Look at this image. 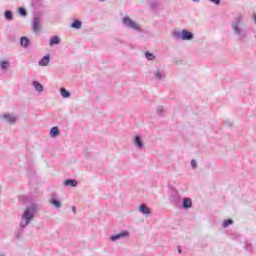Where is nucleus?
Segmentation results:
<instances>
[{
	"mask_svg": "<svg viewBox=\"0 0 256 256\" xmlns=\"http://www.w3.org/2000/svg\"><path fill=\"white\" fill-rule=\"evenodd\" d=\"M38 211L39 208L37 207V204H31L24 209L23 213L21 214L19 228L14 232L15 239H21L23 235V229L33 223Z\"/></svg>",
	"mask_w": 256,
	"mask_h": 256,
	"instance_id": "1",
	"label": "nucleus"
},
{
	"mask_svg": "<svg viewBox=\"0 0 256 256\" xmlns=\"http://www.w3.org/2000/svg\"><path fill=\"white\" fill-rule=\"evenodd\" d=\"M232 33L235 37L239 39V41H243V39H247V23L245 22V15L244 14H237L231 24H230Z\"/></svg>",
	"mask_w": 256,
	"mask_h": 256,
	"instance_id": "2",
	"label": "nucleus"
},
{
	"mask_svg": "<svg viewBox=\"0 0 256 256\" xmlns=\"http://www.w3.org/2000/svg\"><path fill=\"white\" fill-rule=\"evenodd\" d=\"M122 25L125 27V29H129L130 31H141V26L137 21L131 19L129 16H125L122 19Z\"/></svg>",
	"mask_w": 256,
	"mask_h": 256,
	"instance_id": "3",
	"label": "nucleus"
},
{
	"mask_svg": "<svg viewBox=\"0 0 256 256\" xmlns=\"http://www.w3.org/2000/svg\"><path fill=\"white\" fill-rule=\"evenodd\" d=\"M153 78L156 80V83H163L167 79V73L165 72V67L157 66L152 71Z\"/></svg>",
	"mask_w": 256,
	"mask_h": 256,
	"instance_id": "4",
	"label": "nucleus"
},
{
	"mask_svg": "<svg viewBox=\"0 0 256 256\" xmlns=\"http://www.w3.org/2000/svg\"><path fill=\"white\" fill-rule=\"evenodd\" d=\"M172 37L174 39H182V41H191L195 38V35L187 29H183L182 32L174 31Z\"/></svg>",
	"mask_w": 256,
	"mask_h": 256,
	"instance_id": "5",
	"label": "nucleus"
},
{
	"mask_svg": "<svg viewBox=\"0 0 256 256\" xmlns=\"http://www.w3.org/2000/svg\"><path fill=\"white\" fill-rule=\"evenodd\" d=\"M1 119L2 121H4V123H8L9 125H15V123L19 121V116L13 113H5L1 115Z\"/></svg>",
	"mask_w": 256,
	"mask_h": 256,
	"instance_id": "6",
	"label": "nucleus"
},
{
	"mask_svg": "<svg viewBox=\"0 0 256 256\" xmlns=\"http://www.w3.org/2000/svg\"><path fill=\"white\" fill-rule=\"evenodd\" d=\"M127 237H129V231L123 230L118 234L111 235L110 241H112V243H115V241H119L120 239H127Z\"/></svg>",
	"mask_w": 256,
	"mask_h": 256,
	"instance_id": "7",
	"label": "nucleus"
},
{
	"mask_svg": "<svg viewBox=\"0 0 256 256\" xmlns=\"http://www.w3.org/2000/svg\"><path fill=\"white\" fill-rule=\"evenodd\" d=\"M132 143L134 147H136V149H143V147H145V143H143V138L140 135H136Z\"/></svg>",
	"mask_w": 256,
	"mask_h": 256,
	"instance_id": "8",
	"label": "nucleus"
},
{
	"mask_svg": "<svg viewBox=\"0 0 256 256\" xmlns=\"http://www.w3.org/2000/svg\"><path fill=\"white\" fill-rule=\"evenodd\" d=\"M32 29L34 33H39V31H41V19H39V17H34Z\"/></svg>",
	"mask_w": 256,
	"mask_h": 256,
	"instance_id": "9",
	"label": "nucleus"
},
{
	"mask_svg": "<svg viewBox=\"0 0 256 256\" xmlns=\"http://www.w3.org/2000/svg\"><path fill=\"white\" fill-rule=\"evenodd\" d=\"M51 63V56L45 55L43 58H41L38 62V65L40 67H47Z\"/></svg>",
	"mask_w": 256,
	"mask_h": 256,
	"instance_id": "10",
	"label": "nucleus"
},
{
	"mask_svg": "<svg viewBox=\"0 0 256 256\" xmlns=\"http://www.w3.org/2000/svg\"><path fill=\"white\" fill-rule=\"evenodd\" d=\"M10 67H11V61L5 60V59L0 60V69H1V71H7V70L10 69Z\"/></svg>",
	"mask_w": 256,
	"mask_h": 256,
	"instance_id": "11",
	"label": "nucleus"
},
{
	"mask_svg": "<svg viewBox=\"0 0 256 256\" xmlns=\"http://www.w3.org/2000/svg\"><path fill=\"white\" fill-rule=\"evenodd\" d=\"M50 204H52L55 209H61L62 207L61 201H59V199H57L55 196L51 197Z\"/></svg>",
	"mask_w": 256,
	"mask_h": 256,
	"instance_id": "12",
	"label": "nucleus"
},
{
	"mask_svg": "<svg viewBox=\"0 0 256 256\" xmlns=\"http://www.w3.org/2000/svg\"><path fill=\"white\" fill-rule=\"evenodd\" d=\"M139 212L142 213V215H150L151 214V209L146 206V204H141L139 206Z\"/></svg>",
	"mask_w": 256,
	"mask_h": 256,
	"instance_id": "13",
	"label": "nucleus"
},
{
	"mask_svg": "<svg viewBox=\"0 0 256 256\" xmlns=\"http://www.w3.org/2000/svg\"><path fill=\"white\" fill-rule=\"evenodd\" d=\"M182 207L184 209H191V207H193V201L191 200V198H184Z\"/></svg>",
	"mask_w": 256,
	"mask_h": 256,
	"instance_id": "14",
	"label": "nucleus"
},
{
	"mask_svg": "<svg viewBox=\"0 0 256 256\" xmlns=\"http://www.w3.org/2000/svg\"><path fill=\"white\" fill-rule=\"evenodd\" d=\"M32 86L34 87L35 91H37V93H43L44 88L42 84L39 83L38 81H33Z\"/></svg>",
	"mask_w": 256,
	"mask_h": 256,
	"instance_id": "15",
	"label": "nucleus"
},
{
	"mask_svg": "<svg viewBox=\"0 0 256 256\" xmlns=\"http://www.w3.org/2000/svg\"><path fill=\"white\" fill-rule=\"evenodd\" d=\"M59 135H61L59 128L56 126L52 127L50 130V137H52V139H55V137H59Z\"/></svg>",
	"mask_w": 256,
	"mask_h": 256,
	"instance_id": "16",
	"label": "nucleus"
},
{
	"mask_svg": "<svg viewBox=\"0 0 256 256\" xmlns=\"http://www.w3.org/2000/svg\"><path fill=\"white\" fill-rule=\"evenodd\" d=\"M61 43V38L59 36H52L49 41L50 47H53V45H59Z\"/></svg>",
	"mask_w": 256,
	"mask_h": 256,
	"instance_id": "17",
	"label": "nucleus"
},
{
	"mask_svg": "<svg viewBox=\"0 0 256 256\" xmlns=\"http://www.w3.org/2000/svg\"><path fill=\"white\" fill-rule=\"evenodd\" d=\"M65 187H77V180L75 179H67L64 181Z\"/></svg>",
	"mask_w": 256,
	"mask_h": 256,
	"instance_id": "18",
	"label": "nucleus"
},
{
	"mask_svg": "<svg viewBox=\"0 0 256 256\" xmlns=\"http://www.w3.org/2000/svg\"><path fill=\"white\" fill-rule=\"evenodd\" d=\"M20 45L21 47H24V49H27L29 47V38L23 36L20 38Z\"/></svg>",
	"mask_w": 256,
	"mask_h": 256,
	"instance_id": "19",
	"label": "nucleus"
},
{
	"mask_svg": "<svg viewBox=\"0 0 256 256\" xmlns=\"http://www.w3.org/2000/svg\"><path fill=\"white\" fill-rule=\"evenodd\" d=\"M60 95L63 99H69V97H71V92L67 91L65 88H60Z\"/></svg>",
	"mask_w": 256,
	"mask_h": 256,
	"instance_id": "20",
	"label": "nucleus"
},
{
	"mask_svg": "<svg viewBox=\"0 0 256 256\" xmlns=\"http://www.w3.org/2000/svg\"><path fill=\"white\" fill-rule=\"evenodd\" d=\"M83 26V22L79 21V20H74L70 27H72V29H81V27Z\"/></svg>",
	"mask_w": 256,
	"mask_h": 256,
	"instance_id": "21",
	"label": "nucleus"
},
{
	"mask_svg": "<svg viewBox=\"0 0 256 256\" xmlns=\"http://www.w3.org/2000/svg\"><path fill=\"white\" fill-rule=\"evenodd\" d=\"M145 55V58L147 59V61H155V59H157V57L155 56V54L149 52V51H146L144 53Z\"/></svg>",
	"mask_w": 256,
	"mask_h": 256,
	"instance_id": "22",
	"label": "nucleus"
},
{
	"mask_svg": "<svg viewBox=\"0 0 256 256\" xmlns=\"http://www.w3.org/2000/svg\"><path fill=\"white\" fill-rule=\"evenodd\" d=\"M4 17L6 21H13V12H11V10H6L4 12Z\"/></svg>",
	"mask_w": 256,
	"mask_h": 256,
	"instance_id": "23",
	"label": "nucleus"
},
{
	"mask_svg": "<svg viewBox=\"0 0 256 256\" xmlns=\"http://www.w3.org/2000/svg\"><path fill=\"white\" fill-rule=\"evenodd\" d=\"M244 249L249 251V253L253 252V244L249 241L245 242Z\"/></svg>",
	"mask_w": 256,
	"mask_h": 256,
	"instance_id": "24",
	"label": "nucleus"
},
{
	"mask_svg": "<svg viewBox=\"0 0 256 256\" xmlns=\"http://www.w3.org/2000/svg\"><path fill=\"white\" fill-rule=\"evenodd\" d=\"M230 225H233V219H227L222 223V227H224V229H227Z\"/></svg>",
	"mask_w": 256,
	"mask_h": 256,
	"instance_id": "25",
	"label": "nucleus"
},
{
	"mask_svg": "<svg viewBox=\"0 0 256 256\" xmlns=\"http://www.w3.org/2000/svg\"><path fill=\"white\" fill-rule=\"evenodd\" d=\"M19 15H21L22 17H26L27 10H25V8H19Z\"/></svg>",
	"mask_w": 256,
	"mask_h": 256,
	"instance_id": "26",
	"label": "nucleus"
},
{
	"mask_svg": "<svg viewBox=\"0 0 256 256\" xmlns=\"http://www.w3.org/2000/svg\"><path fill=\"white\" fill-rule=\"evenodd\" d=\"M156 111L158 115H163V113L165 112V109H163L162 106H158Z\"/></svg>",
	"mask_w": 256,
	"mask_h": 256,
	"instance_id": "27",
	"label": "nucleus"
},
{
	"mask_svg": "<svg viewBox=\"0 0 256 256\" xmlns=\"http://www.w3.org/2000/svg\"><path fill=\"white\" fill-rule=\"evenodd\" d=\"M192 169H197V160H191Z\"/></svg>",
	"mask_w": 256,
	"mask_h": 256,
	"instance_id": "28",
	"label": "nucleus"
},
{
	"mask_svg": "<svg viewBox=\"0 0 256 256\" xmlns=\"http://www.w3.org/2000/svg\"><path fill=\"white\" fill-rule=\"evenodd\" d=\"M210 3H214V5H221V0H209Z\"/></svg>",
	"mask_w": 256,
	"mask_h": 256,
	"instance_id": "29",
	"label": "nucleus"
},
{
	"mask_svg": "<svg viewBox=\"0 0 256 256\" xmlns=\"http://www.w3.org/2000/svg\"><path fill=\"white\" fill-rule=\"evenodd\" d=\"M224 124L227 125V127H233V123L229 120H225Z\"/></svg>",
	"mask_w": 256,
	"mask_h": 256,
	"instance_id": "30",
	"label": "nucleus"
},
{
	"mask_svg": "<svg viewBox=\"0 0 256 256\" xmlns=\"http://www.w3.org/2000/svg\"><path fill=\"white\" fill-rule=\"evenodd\" d=\"M73 213H77V208L75 206L72 207Z\"/></svg>",
	"mask_w": 256,
	"mask_h": 256,
	"instance_id": "31",
	"label": "nucleus"
},
{
	"mask_svg": "<svg viewBox=\"0 0 256 256\" xmlns=\"http://www.w3.org/2000/svg\"><path fill=\"white\" fill-rule=\"evenodd\" d=\"M254 23L256 24V14L253 15Z\"/></svg>",
	"mask_w": 256,
	"mask_h": 256,
	"instance_id": "32",
	"label": "nucleus"
},
{
	"mask_svg": "<svg viewBox=\"0 0 256 256\" xmlns=\"http://www.w3.org/2000/svg\"><path fill=\"white\" fill-rule=\"evenodd\" d=\"M178 253H179V254H182V253H183V250H181L180 248H178Z\"/></svg>",
	"mask_w": 256,
	"mask_h": 256,
	"instance_id": "33",
	"label": "nucleus"
},
{
	"mask_svg": "<svg viewBox=\"0 0 256 256\" xmlns=\"http://www.w3.org/2000/svg\"><path fill=\"white\" fill-rule=\"evenodd\" d=\"M194 3H199L201 0H192Z\"/></svg>",
	"mask_w": 256,
	"mask_h": 256,
	"instance_id": "34",
	"label": "nucleus"
}]
</instances>
